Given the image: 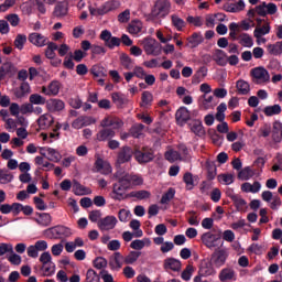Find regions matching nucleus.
Returning a JSON list of instances; mask_svg holds the SVG:
<instances>
[{"label":"nucleus","mask_w":282,"mask_h":282,"mask_svg":"<svg viewBox=\"0 0 282 282\" xmlns=\"http://www.w3.org/2000/svg\"><path fill=\"white\" fill-rule=\"evenodd\" d=\"M241 29L239 28V24L236 22H231L229 24V39L230 41H239L240 45L243 47H252L254 45V41L252 40V36L248 33H241Z\"/></svg>","instance_id":"nucleus-1"},{"label":"nucleus","mask_w":282,"mask_h":282,"mask_svg":"<svg viewBox=\"0 0 282 282\" xmlns=\"http://www.w3.org/2000/svg\"><path fill=\"white\" fill-rule=\"evenodd\" d=\"M171 12V2L169 0H156L152 8L150 17L152 19H164Z\"/></svg>","instance_id":"nucleus-2"},{"label":"nucleus","mask_w":282,"mask_h":282,"mask_svg":"<svg viewBox=\"0 0 282 282\" xmlns=\"http://www.w3.org/2000/svg\"><path fill=\"white\" fill-rule=\"evenodd\" d=\"M44 235L47 239H67V237H72V229L63 225H57L44 230Z\"/></svg>","instance_id":"nucleus-3"},{"label":"nucleus","mask_w":282,"mask_h":282,"mask_svg":"<svg viewBox=\"0 0 282 282\" xmlns=\"http://www.w3.org/2000/svg\"><path fill=\"white\" fill-rule=\"evenodd\" d=\"M143 50L148 56H160L162 45L153 37H145L142 41Z\"/></svg>","instance_id":"nucleus-4"},{"label":"nucleus","mask_w":282,"mask_h":282,"mask_svg":"<svg viewBox=\"0 0 282 282\" xmlns=\"http://www.w3.org/2000/svg\"><path fill=\"white\" fill-rule=\"evenodd\" d=\"M134 160H137L139 164H149V162H153V160H155V152L151 148L135 150Z\"/></svg>","instance_id":"nucleus-5"},{"label":"nucleus","mask_w":282,"mask_h":282,"mask_svg":"<svg viewBox=\"0 0 282 282\" xmlns=\"http://www.w3.org/2000/svg\"><path fill=\"white\" fill-rule=\"evenodd\" d=\"M99 39L104 41L105 46L109 50H113L115 47H120L121 40L120 37L113 36L111 31L104 30L101 31Z\"/></svg>","instance_id":"nucleus-6"},{"label":"nucleus","mask_w":282,"mask_h":282,"mask_svg":"<svg viewBox=\"0 0 282 282\" xmlns=\"http://www.w3.org/2000/svg\"><path fill=\"white\" fill-rule=\"evenodd\" d=\"M135 152H133V149L129 145H124L120 148L118 154H117V166H121V164H127L129 162Z\"/></svg>","instance_id":"nucleus-7"},{"label":"nucleus","mask_w":282,"mask_h":282,"mask_svg":"<svg viewBox=\"0 0 282 282\" xmlns=\"http://www.w3.org/2000/svg\"><path fill=\"white\" fill-rule=\"evenodd\" d=\"M228 259V251L225 249H218L216 250L210 258L212 264L215 265V268H221L226 264V260Z\"/></svg>","instance_id":"nucleus-8"},{"label":"nucleus","mask_w":282,"mask_h":282,"mask_svg":"<svg viewBox=\"0 0 282 282\" xmlns=\"http://www.w3.org/2000/svg\"><path fill=\"white\" fill-rule=\"evenodd\" d=\"M110 197L111 199H115V202H124V199H129V194H127V188L119 185V183H115L112 185Z\"/></svg>","instance_id":"nucleus-9"},{"label":"nucleus","mask_w":282,"mask_h":282,"mask_svg":"<svg viewBox=\"0 0 282 282\" xmlns=\"http://www.w3.org/2000/svg\"><path fill=\"white\" fill-rule=\"evenodd\" d=\"M118 224L116 216H106L98 220L97 226L99 230H113Z\"/></svg>","instance_id":"nucleus-10"},{"label":"nucleus","mask_w":282,"mask_h":282,"mask_svg":"<svg viewBox=\"0 0 282 282\" xmlns=\"http://www.w3.org/2000/svg\"><path fill=\"white\" fill-rule=\"evenodd\" d=\"M219 239H221L219 235L213 234L210 231L203 234L200 237V240L203 241L204 246H206V248H209V249L215 248Z\"/></svg>","instance_id":"nucleus-11"},{"label":"nucleus","mask_w":282,"mask_h":282,"mask_svg":"<svg viewBox=\"0 0 282 282\" xmlns=\"http://www.w3.org/2000/svg\"><path fill=\"white\" fill-rule=\"evenodd\" d=\"M29 41L32 43V45H35V47H45V45L50 43V39L41 33H31L29 35Z\"/></svg>","instance_id":"nucleus-12"},{"label":"nucleus","mask_w":282,"mask_h":282,"mask_svg":"<svg viewBox=\"0 0 282 282\" xmlns=\"http://www.w3.org/2000/svg\"><path fill=\"white\" fill-rule=\"evenodd\" d=\"M46 109L51 113H56V111H63V109H65V101L61 99H50L46 101Z\"/></svg>","instance_id":"nucleus-13"},{"label":"nucleus","mask_w":282,"mask_h":282,"mask_svg":"<svg viewBox=\"0 0 282 282\" xmlns=\"http://www.w3.org/2000/svg\"><path fill=\"white\" fill-rule=\"evenodd\" d=\"M220 282L237 281V272L232 268H225L219 272Z\"/></svg>","instance_id":"nucleus-14"},{"label":"nucleus","mask_w":282,"mask_h":282,"mask_svg":"<svg viewBox=\"0 0 282 282\" xmlns=\"http://www.w3.org/2000/svg\"><path fill=\"white\" fill-rule=\"evenodd\" d=\"M176 122L178 124H186L191 120V111L187 107H181L175 113Z\"/></svg>","instance_id":"nucleus-15"},{"label":"nucleus","mask_w":282,"mask_h":282,"mask_svg":"<svg viewBox=\"0 0 282 282\" xmlns=\"http://www.w3.org/2000/svg\"><path fill=\"white\" fill-rule=\"evenodd\" d=\"M122 124L124 123L118 117H106L101 121V127L104 128L111 127L112 129H121Z\"/></svg>","instance_id":"nucleus-16"},{"label":"nucleus","mask_w":282,"mask_h":282,"mask_svg":"<svg viewBox=\"0 0 282 282\" xmlns=\"http://www.w3.org/2000/svg\"><path fill=\"white\" fill-rule=\"evenodd\" d=\"M251 75L257 80H263V83H268L270 80V73L263 67H257L251 70Z\"/></svg>","instance_id":"nucleus-17"},{"label":"nucleus","mask_w":282,"mask_h":282,"mask_svg":"<svg viewBox=\"0 0 282 282\" xmlns=\"http://www.w3.org/2000/svg\"><path fill=\"white\" fill-rule=\"evenodd\" d=\"M37 124L40 129H50V127L54 124V117H52L50 113H44L37 119Z\"/></svg>","instance_id":"nucleus-18"},{"label":"nucleus","mask_w":282,"mask_h":282,"mask_svg":"<svg viewBox=\"0 0 282 282\" xmlns=\"http://www.w3.org/2000/svg\"><path fill=\"white\" fill-rule=\"evenodd\" d=\"M187 43L192 50L199 47V45L204 43V35H202V32H194L189 37H187Z\"/></svg>","instance_id":"nucleus-19"},{"label":"nucleus","mask_w":282,"mask_h":282,"mask_svg":"<svg viewBox=\"0 0 282 282\" xmlns=\"http://www.w3.org/2000/svg\"><path fill=\"white\" fill-rule=\"evenodd\" d=\"M111 138H116V131L111 128H104L97 133V140L99 142H107V140H111Z\"/></svg>","instance_id":"nucleus-20"},{"label":"nucleus","mask_w":282,"mask_h":282,"mask_svg":"<svg viewBox=\"0 0 282 282\" xmlns=\"http://www.w3.org/2000/svg\"><path fill=\"white\" fill-rule=\"evenodd\" d=\"M198 272L200 276H213L217 274V271L209 262H202Z\"/></svg>","instance_id":"nucleus-21"},{"label":"nucleus","mask_w":282,"mask_h":282,"mask_svg":"<svg viewBox=\"0 0 282 282\" xmlns=\"http://www.w3.org/2000/svg\"><path fill=\"white\" fill-rule=\"evenodd\" d=\"M122 261H124V257L121 252H115L113 257L110 258L109 265L111 270H120L122 268Z\"/></svg>","instance_id":"nucleus-22"},{"label":"nucleus","mask_w":282,"mask_h":282,"mask_svg":"<svg viewBox=\"0 0 282 282\" xmlns=\"http://www.w3.org/2000/svg\"><path fill=\"white\" fill-rule=\"evenodd\" d=\"M151 197V192L147 189L132 191L128 193V199L134 198L142 202V199H149Z\"/></svg>","instance_id":"nucleus-23"},{"label":"nucleus","mask_w":282,"mask_h":282,"mask_svg":"<svg viewBox=\"0 0 282 282\" xmlns=\"http://www.w3.org/2000/svg\"><path fill=\"white\" fill-rule=\"evenodd\" d=\"M36 215L39 218H36L35 221L39 226L47 228V226L52 225V216L48 213H36Z\"/></svg>","instance_id":"nucleus-24"},{"label":"nucleus","mask_w":282,"mask_h":282,"mask_svg":"<svg viewBox=\"0 0 282 282\" xmlns=\"http://www.w3.org/2000/svg\"><path fill=\"white\" fill-rule=\"evenodd\" d=\"M238 96H248L250 94V84L243 79H239L236 83Z\"/></svg>","instance_id":"nucleus-25"},{"label":"nucleus","mask_w":282,"mask_h":282,"mask_svg":"<svg viewBox=\"0 0 282 282\" xmlns=\"http://www.w3.org/2000/svg\"><path fill=\"white\" fill-rule=\"evenodd\" d=\"M228 58V54L224 52V50L217 48L214 53V61L219 65L220 67H226L228 65V62L226 61Z\"/></svg>","instance_id":"nucleus-26"},{"label":"nucleus","mask_w":282,"mask_h":282,"mask_svg":"<svg viewBox=\"0 0 282 282\" xmlns=\"http://www.w3.org/2000/svg\"><path fill=\"white\" fill-rule=\"evenodd\" d=\"M171 23L177 32H184V28H186V21L184 19L180 18L177 14L171 15Z\"/></svg>","instance_id":"nucleus-27"},{"label":"nucleus","mask_w":282,"mask_h":282,"mask_svg":"<svg viewBox=\"0 0 282 282\" xmlns=\"http://www.w3.org/2000/svg\"><path fill=\"white\" fill-rule=\"evenodd\" d=\"M91 124V118L80 116L72 123L73 129H83V127H89Z\"/></svg>","instance_id":"nucleus-28"},{"label":"nucleus","mask_w":282,"mask_h":282,"mask_svg":"<svg viewBox=\"0 0 282 282\" xmlns=\"http://www.w3.org/2000/svg\"><path fill=\"white\" fill-rule=\"evenodd\" d=\"M164 268L173 270V272H180L182 270V262L174 258H169L164 261Z\"/></svg>","instance_id":"nucleus-29"},{"label":"nucleus","mask_w":282,"mask_h":282,"mask_svg":"<svg viewBox=\"0 0 282 282\" xmlns=\"http://www.w3.org/2000/svg\"><path fill=\"white\" fill-rule=\"evenodd\" d=\"M90 74L94 78H107V69L98 64L91 66Z\"/></svg>","instance_id":"nucleus-30"},{"label":"nucleus","mask_w":282,"mask_h":282,"mask_svg":"<svg viewBox=\"0 0 282 282\" xmlns=\"http://www.w3.org/2000/svg\"><path fill=\"white\" fill-rule=\"evenodd\" d=\"M281 111H282V108H281V105H279V104H275L273 106H267L263 109V113L268 118H272V116H279V113H281Z\"/></svg>","instance_id":"nucleus-31"},{"label":"nucleus","mask_w":282,"mask_h":282,"mask_svg":"<svg viewBox=\"0 0 282 282\" xmlns=\"http://www.w3.org/2000/svg\"><path fill=\"white\" fill-rule=\"evenodd\" d=\"M205 76H208V68L202 66L192 78L193 85H199V83L204 80Z\"/></svg>","instance_id":"nucleus-32"},{"label":"nucleus","mask_w":282,"mask_h":282,"mask_svg":"<svg viewBox=\"0 0 282 282\" xmlns=\"http://www.w3.org/2000/svg\"><path fill=\"white\" fill-rule=\"evenodd\" d=\"M272 138L274 142H281L282 140V123L281 121L273 122Z\"/></svg>","instance_id":"nucleus-33"},{"label":"nucleus","mask_w":282,"mask_h":282,"mask_svg":"<svg viewBox=\"0 0 282 282\" xmlns=\"http://www.w3.org/2000/svg\"><path fill=\"white\" fill-rule=\"evenodd\" d=\"M252 177H254V170H251L250 166L243 167L238 173V180H242L243 182H248Z\"/></svg>","instance_id":"nucleus-34"},{"label":"nucleus","mask_w":282,"mask_h":282,"mask_svg":"<svg viewBox=\"0 0 282 282\" xmlns=\"http://www.w3.org/2000/svg\"><path fill=\"white\" fill-rule=\"evenodd\" d=\"M206 169H207V180L209 182H213V180L217 177V165H215V162L213 161H207Z\"/></svg>","instance_id":"nucleus-35"},{"label":"nucleus","mask_w":282,"mask_h":282,"mask_svg":"<svg viewBox=\"0 0 282 282\" xmlns=\"http://www.w3.org/2000/svg\"><path fill=\"white\" fill-rule=\"evenodd\" d=\"M267 50L272 56H281L282 41L275 42L274 44H268Z\"/></svg>","instance_id":"nucleus-36"},{"label":"nucleus","mask_w":282,"mask_h":282,"mask_svg":"<svg viewBox=\"0 0 282 282\" xmlns=\"http://www.w3.org/2000/svg\"><path fill=\"white\" fill-rule=\"evenodd\" d=\"M191 131L202 138V135H206V130H204V124H202V120H195L191 127Z\"/></svg>","instance_id":"nucleus-37"},{"label":"nucleus","mask_w":282,"mask_h":282,"mask_svg":"<svg viewBox=\"0 0 282 282\" xmlns=\"http://www.w3.org/2000/svg\"><path fill=\"white\" fill-rule=\"evenodd\" d=\"M217 106V101H215V97L213 96H203V100L200 102V107L202 109L208 110V109H213V107Z\"/></svg>","instance_id":"nucleus-38"},{"label":"nucleus","mask_w":282,"mask_h":282,"mask_svg":"<svg viewBox=\"0 0 282 282\" xmlns=\"http://www.w3.org/2000/svg\"><path fill=\"white\" fill-rule=\"evenodd\" d=\"M47 47L45 50V56L46 58H48L50 61L56 58V50H58V45L54 42H48Z\"/></svg>","instance_id":"nucleus-39"},{"label":"nucleus","mask_w":282,"mask_h":282,"mask_svg":"<svg viewBox=\"0 0 282 282\" xmlns=\"http://www.w3.org/2000/svg\"><path fill=\"white\" fill-rule=\"evenodd\" d=\"M47 152V160H50V162H61V160L63 159V155H61V152H58V150L54 149V148H47L46 149Z\"/></svg>","instance_id":"nucleus-40"},{"label":"nucleus","mask_w":282,"mask_h":282,"mask_svg":"<svg viewBox=\"0 0 282 282\" xmlns=\"http://www.w3.org/2000/svg\"><path fill=\"white\" fill-rule=\"evenodd\" d=\"M73 193L77 196L87 195V187L83 186L80 182L74 180L73 181Z\"/></svg>","instance_id":"nucleus-41"},{"label":"nucleus","mask_w":282,"mask_h":282,"mask_svg":"<svg viewBox=\"0 0 282 282\" xmlns=\"http://www.w3.org/2000/svg\"><path fill=\"white\" fill-rule=\"evenodd\" d=\"M140 254H142V252L131 251L128 256L123 258V261L124 263H127V265H133V263H135V261L140 259Z\"/></svg>","instance_id":"nucleus-42"},{"label":"nucleus","mask_w":282,"mask_h":282,"mask_svg":"<svg viewBox=\"0 0 282 282\" xmlns=\"http://www.w3.org/2000/svg\"><path fill=\"white\" fill-rule=\"evenodd\" d=\"M234 205L236 206L237 210L239 213L243 212L246 208H248V202L241 197V195H238L234 200Z\"/></svg>","instance_id":"nucleus-43"},{"label":"nucleus","mask_w":282,"mask_h":282,"mask_svg":"<svg viewBox=\"0 0 282 282\" xmlns=\"http://www.w3.org/2000/svg\"><path fill=\"white\" fill-rule=\"evenodd\" d=\"M265 34H270V24H264L261 28H256L253 31V36L256 39H261L265 36Z\"/></svg>","instance_id":"nucleus-44"},{"label":"nucleus","mask_w":282,"mask_h":282,"mask_svg":"<svg viewBox=\"0 0 282 282\" xmlns=\"http://www.w3.org/2000/svg\"><path fill=\"white\" fill-rule=\"evenodd\" d=\"M44 276H52L56 272V264L54 262H46L42 264Z\"/></svg>","instance_id":"nucleus-45"},{"label":"nucleus","mask_w":282,"mask_h":282,"mask_svg":"<svg viewBox=\"0 0 282 282\" xmlns=\"http://www.w3.org/2000/svg\"><path fill=\"white\" fill-rule=\"evenodd\" d=\"M14 180V175L8 172V170L0 169V184H10Z\"/></svg>","instance_id":"nucleus-46"},{"label":"nucleus","mask_w":282,"mask_h":282,"mask_svg":"<svg viewBox=\"0 0 282 282\" xmlns=\"http://www.w3.org/2000/svg\"><path fill=\"white\" fill-rule=\"evenodd\" d=\"M29 101L32 105H47V100L45 99V97L41 96L40 94H32L29 97Z\"/></svg>","instance_id":"nucleus-47"},{"label":"nucleus","mask_w":282,"mask_h":282,"mask_svg":"<svg viewBox=\"0 0 282 282\" xmlns=\"http://www.w3.org/2000/svg\"><path fill=\"white\" fill-rule=\"evenodd\" d=\"M120 63L124 69H133V59L129 55L122 54L120 56Z\"/></svg>","instance_id":"nucleus-48"},{"label":"nucleus","mask_w":282,"mask_h":282,"mask_svg":"<svg viewBox=\"0 0 282 282\" xmlns=\"http://www.w3.org/2000/svg\"><path fill=\"white\" fill-rule=\"evenodd\" d=\"M84 282H100V275L94 269H88Z\"/></svg>","instance_id":"nucleus-49"},{"label":"nucleus","mask_w":282,"mask_h":282,"mask_svg":"<svg viewBox=\"0 0 282 282\" xmlns=\"http://www.w3.org/2000/svg\"><path fill=\"white\" fill-rule=\"evenodd\" d=\"M142 131H144V124L135 123L130 129V135H132V138H140Z\"/></svg>","instance_id":"nucleus-50"},{"label":"nucleus","mask_w":282,"mask_h":282,"mask_svg":"<svg viewBox=\"0 0 282 282\" xmlns=\"http://www.w3.org/2000/svg\"><path fill=\"white\" fill-rule=\"evenodd\" d=\"M48 91L51 96H58V93L61 91V83L58 80H53L48 84Z\"/></svg>","instance_id":"nucleus-51"},{"label":"nucleus","mask_w":282,"mask_h":282,"mask_svg":"<svg viewBox=\"0 0 282 282\" xmlns=\"http://www.w3.org/2000/svg\"><path fill=\"white\" fill-rule=\"evenodd\" d=\"M175 197V188L170 187L165 194L162 195L161 197V204H169L171 199Z\"/></svg>","instance_id":"nucleus-52"},{"label":"nucleus","mask_w":282,"mask_h":282,"mask_svg":"<svg viewBox=\"0 0 282 282\" xmlns=\"http://www.w3.org/2000/svg\"><path fill=\"white\" fill-rule=\"evenodd\" d=\"M183 181L186 184V187L188 191H193L195 186V181L193 180V174L189 172H186L183 176Z\"/></svg>","instance_id":"nucleus-53"},{"label":"nucleus","mask_w":282,"mask_h":282,"mask_svg":"<svg viewBox=\"0 0 282 282\" xmlns=\"http://www.w3.org/2000/svg\"><path fill=\"white\" fill-rule=\"evenodd\" d=\"M13 248L12 243L0 242V257L12 253Z\"/></svg>","instance_id":"nucleus-54"},{"label":"nucleus","mask_w":282,"mask_h":282,"mask_svg":"<svg viewBox=\"0 0 282 282\" xmlns=\"http://www.w3.org/2000/svg\"><path fill=\"white\" fill-rule=\"evenodd\" d=\"M186 21H187L191 25H195V28H202V25H204V20L202 19V17L188 15V17L186 18Z\"/></svg>","instance_id":"nucleus-55"},{"label":"nucleus","mask_w":282,"mask_h":282,"mask_svg":"<svg viewBox=\"0 0 282 282\" xmlns=\"http://www.w3.org/2000/svg\"><path fill=\"white\" fill-rule=\"evenodd\" d=\"M26 42H28V36H25L24 34H18L14 40V46L18 50H23V45H25Z\"/></svg>","instance_id":"nucleus-56"},{"label":"nucleus","mask_w":282,"mask_h":282,"mask_svg":"<svg viewBox=\"0 0 282 282\" xmlns=\"http://www.w3.org/2000/svg\"><path fill=\"white\" fill-rule=\"evenodd\" d=\"M7 21L12 25V28H17L19 23H21V18H19V14L11 13L6 17Z\"/></svg>","instance_id":"nucleus-57"},{"label":"nucleus","mask_w":282,"mask_h":282,"mask_svg":"<svg viewBox=\"0 0 282 282\" xmlns=\"http://www.w3.org/2000/svg\"><path fill=\"white\" fill-rule=\"evenodd\" d=\"M66 14H67V7H65V4L59 3L55 6L54 17H66Z\"/></svg>","instance_id":"nucleus-58"},{"label":"nucleus","mask_w":282,"mask_h":282,"mask_svg":"<svg viewBox=\"0 0 282 282\" xmlns=\"http://www.w3.org/2000/svg\"><path fill=\"white\" fill-rule=\"evenodd\" d=\"M187 215L189 216L187 218V223L189 224V226H199V219H197V212L189 210Z\"/></svg>","instance_id":"nucleus-59"},{"label":"nucleus","mask_w":282,"mask_h":282,"mask_svg":"<svg viewBox=\"0 0 282 282\" xmlns=\"http://www.w3.org/2000/svg\"><path fill=\"white\" fill-rule=\"evenodd\" d=\"M94 268L97 270H102V268H107V259L102 257H97L94 261Z\"/></svg>","instance_id":"nucleus-60"},{"label":"nucleus","mask_w":282,"mask_h":282,"mask_svg":"<svg viewBox=\"0 0 282 282\" xmlns=\"http://www.w3.org/2000/svg\"><path fill=\"white\" fill-rule=\"evenodd\" d=\"M180 159V152L177 151H167L165 153V160H167V162H177V160Z\"/></svg>","instance_id":"nucleus-61"},{"label":"nucleus","mask_w":282,"mask_h":282,"mask_svg":"<svg viewBox=\"0 0 282 282\" xmlns=\"http://www.w3.org/2000/svg\"><path fill=\"white\" fill-rule=\"evenodd\" d=\"M111 98L117 107H122V105H124V97L120 93H113Z\"/></svg>","instance_id":"nucleus-62"},{"label":"nucleus","mask_w":282,"mask_h":282,"mask_svg":"<svg viewBox=\"0 0 282 282\" xmlns=\"http://www.w3.org/2000/svg\"><path fill=\"white\" fill-rule=\"evenodd\" d=\"M8 261L11 262L12 265H21V256L14 253H9Z\"/></svg>","instance_id":"nucleus-63"},{"label":"nucleus","mask_w":282,"mask_h":282,"mask_svg":"<svg viewBox=\"0 0 282 282\" xmlns=\"http://www.w3.org/2000/svg\"><path fill=\"white\" fill-rule=\"evenodd\" d=\"M218 181L224 182L227 185L232 184V182H235V176L232 174H220L218 175Z\"/></svg>","instance_id":"nucleus-64"}]
</instances>
